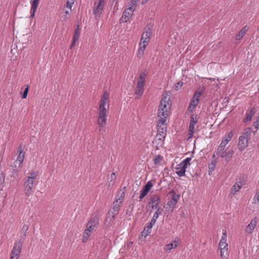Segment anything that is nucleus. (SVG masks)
Returning a JSON list of instances; mask_svg holds the SVG:
<instances>
[{"instance_id":"nucleus-1","label":"nucleus","mask_w":259,"mask_h":259,"mask_svg":"<svg viewBox=\"0 0 259 259\" xmlns=\"http://www.w3.org/2000/svg\"><path fill=\"white\" fill-rule=\"evenodd\" d=\"M109 97V93L107 91L104 92L100 102L99 107L98 110V118L97 124L99 125V131L102 132L105 131L104 126L106 124L107 110L105 108V105L107 103Z\"/></svg>"},{"instance_id":"nucleus-2","label":"nucleus","mask_w":259,"mask_h":259,"mask_svg":"<svg viewBox=\"0 0 259 259\" xmlns=\"http://www.w3.org/2000/svg\"><path fill=\"white\" fill-rule=\"evenodd\" d=\"M170 107V98L168 97V94L164 92L162 95L160 105L157 113L158 116L160 118L161 123L163 124L166 121L168 109Z\"/></svg>"},{"instance_id":"nucleus-3","label":"nucleus","mask_w":259,"mask_h":259,"mask_svg":"<svg viewBox=\"0 0 259 259\" xmlns=\"http://www.w3.org/2000/svg\"><path fill=\"white\" fill-rule=\"evenodd\" d=\"M251 133V128L247 127L244 130L242 135L239 137L238 148L240 151H242L248 146L249 137Z\"/></svg>"},{"instance_id":"nucleus-4","label":"nucleus","mask_w":259,"mask_h":259,"mask_svg":"<svg viewBox=\"0 0 259 259\" xmlns=\"http://www.w3.org/2000/svg\"><path fill=\"white\" fill-rule=\"evenodd\" d=\"M234 132L233 130L231 131L230 132H229L228 134L225 135V136L223 138V139L221 143L215 152L217 155L226 150V149H225V146L232 138Z\"/></svg>"},{"instance_id":"nucleus-5","label":"nucleus","mask_w":259,"mask_h":259,"mask_svg":"<svg viewBox=\"0 0 259 259\" xmlns=\"http://www.w3.org/2000/svg\"><path fill=\"white\" fill-rule=\"evenodd\" d=\"M160 118H159L158 123L157 124V135L159 137L158 140L163 141L166 134L167 127L166 121L163 123H161Z\"/></svg>"},{"instance_id":"nucleus-6","label":"nucleus","mask_w":259,"mask_h":259,"mask_svg":"<svg viewBox=\"0 0 259 259\" xmlns=\"http://www.w3.org/2000/svg\"><path fill=\"white\" fill-rule=\"evenodd\" d=\"M135 10V8L133 6H131L126 10H124L121 18L119 20L120 23L126 22L128 19L132 16Z\"/></svg>"},{"instance_id":"nucleus-7","label":"nucleus","mask_w":259,"mask_h":259,"mask_svg":"<svg viewBox=\"0 0 259 259\" xmlns=\"http://www.w3.org/2000/svg\"><path fill=\"white\" fill-rule=\"evenodd\" d=\"M171 197L170 200L167 202V204L169 205L170 208L173 209L177 204L178 201L180 199V194H176L174 190H171L168 194Z\"/></svg>"},{"instance_id":"nucleus-8","label":"nucleus","mask_w":259,"mask_h":259,"mask_svg":"<svg viewBox=\"0 0 259 259\" xmlns=\"http://www.w3.org/2000/svg\"><path fill=\"white\" fill-rule=\"evenodd\" d=\"M198 116L196 114H193L191 116V119L189 126V138L193 136L194 133V126L198 122Z\"/></svg>"},{"instance_id":"nucleus-9","label":"nucleus","mask_w":259,"mask_h":259,"mask_svg":"<svg viewBox=\"0 0 259 259\" xmlns=\"http://www.w3.org/2000/svg\"><path fill=\"white\" fill-rule=\"evenodd\" d=\"M29 229V226L28 225H24L23 226V227L21 230V235H20V239L15 244L18 245L19 246H22L25 240L26 235H27V232Z\"/></svg>"},{"instance_id":"nucleus-10","label":"nucleus","mask_w":259,"mask_h":259,"mask_svg":"<svg viewBox=\"0 0 259 259\" xmlns=\"http://www.w3.org/2000/svg\"><path fill=\"white\" fill-rule=\"evenodd\" d=\"M24 192L27 196H29L33 192V187L34 186V182L32 180H27L24 183Z\"/></svg>"},{"instance_id":"nucleus-11","label":"nucleus","mask_w":259,"mask_h":259,"mask_svg":"<svg viewBox=\"0 0 259 259\" xmlns=\"http://www.w3.org/2000/svg\"><path fill=\"white\" fill-rule=\"evenodd\" d=\"M99 218L97 215L93 216L87 224V228L91 231L94 230L95 227L99 224Z\"/></svg>"},{"instance_id":"nucleus-12","label":"nucleus","mask_w":259,"mask_h":259,"mask_svg":"<svg viewBox=\"0 0 259 259\" xmlns=\"http://www.w3.org/2000/svg\"><path fill=\"white\" fill-rule=\"evenodd\" d=\"M145 83L138 82L137 83V87L135 90V95L136 96V99H140L144 91V87Z\"/></svg>"},{"instance_id":"nucleus-13","label":"nucleus","mask_w":259,"mask_h":259,"mask_svg":"<svg viewBox=\"0 0 259 259\" xmlns=\"http://www.w3.org/2000/svg\"><path fill=\"white\" fill-rule=\"evenodd\" d=\"M153 186V184L151 181H148L147 184L143 187L141 191L139 196L140 200L143 199L145 196L148 194Z\"/></svg>"},{"instance_id":"nucleus-14","label":"nucleus","mask_w":259,"mask_h":259,"mask_svg":"<svg viewBox=\"0 0 259 259\" xmlns=\"http://www.w3.org/2000/svg\"><path fill=\"white\" fill-rule=\"evenodd\" d=\"M22 246H19L18 245L14 244V246L11 253L10 259H18L20 255Z\"/></svg>"},{"instance_id":"nucleus-15","label":"nucleus","mask_w":259,"mask_h":259,"mask_svg":"<svg viewBox=\"0 0 259 259\" xmlns=\"http://www.w3.org/2000/svg\"><path fill=\"white\" fill-rule=\"evenodd\" d=\"M257 221L258 219L257 217H254L252 219L250 223L247 226L245 229V232L248 234H251L256 225Z\"/></svg>"},{"instance_id":"nucleus-16","label":"nucleus","mask_w":259,"mask_h":259,"mask_svg":"<svg viewBox=\"0 0 259 259\" xmlns=\"http://www.w3.org/2000/svg\"><path fill=\"white\" fill-rule=\"evenodd\" d=\"M24 148L25 146L22 144H21L18 147L17 153H18V156L16 161H19L20 162V164H22L24 160L25 155Z\"/></svg>"},{"instance_id":"nucleus-17","label":"nucleus","mask_w":259,"mask_h":259,"mask_svg":"<svg viewBox=\"0 0 259 259\" xmlns=\"http://www.w3.org/2000/svg\"><path fill=\"white\" fill-rule=\"evenodd\" d=\"M160 202V198L159 196L155 195L151 197L149 204H151V207L153 209L157 208L159 203Z\"/></svg>"},{"instance_id":"nucleus-18","label":"nucleus","mask_w":259,"mask_h":259,"mask_svg":"<svg viewBox=\"0 0 259 259\" xmlns=\"http://www.w3.org/2000/svg\"><path fill=\"white\" fill-rule=\"evenodd\" d=\"M234 151L233 150H229L228 151H225L218 154L222 158L225 157V160L228 162L230 161L231 158L232 157Z\"/></svg>"},{"instance_id":"nucleus-19","label":"nucleus","mask_w":259,"mask_h":259,"mask_svg":"<svg viewBox=\"0 0 259 259\" xmlns=\"http://www.w3.org/2000/svg\"><path fill=\"white\" fill-rule=\"evenodd\" d=\"M105 5V0H99L98 5L93 10V13L95 15L100 14L102 13L101 11L104 8Z\"/></svg>"},{"instance_id":"nucleus-20","label":"nucleus","mask_w":259,"mask_h":259,"mask_svg":"<svg viewBox=\"0 0 259 259\" xmlns=\"http://www.w3.org/2000/svg\"><path fill=\"white\" fill-rule=\"evenodd\" d=\"M255 113L256 111L254 107L250 108L248 112L246 113V117L243 119L244 122L247 123V122L250 121L251 120L252 117Z\"/></svg>"},{"instance_id":"nucleus-21","label":"nucleus","mask_w":259,"mask_h":259,"mask_svg":"<svg viewBox=\"0 0 259 259\" xmlns=\"http://www.w3.org/2000/svg\"><path fill=\"white\" fill-rule=\"evenodd\" d=\"M183 166L184 165L180 163L178 164V167H176V169L177 170L176 173L179 177H184L185 176L186 169L187 167Z\"/></svg>"},{"instance_id":"nucleus-22","label":"nucleus","mask_w":259,"mask_h":259,"mask_svg":"<svg viewBox=\"0 0 259 259\" xmlns=\"http://www.w3.org/2000/svg\"><path fill=\"white\" fill-rule=\"evenodd\" d=\"M31 8L30 10V16L33 17L34 16L35 13L37 8L39 4V0H32L31 2Z\"/></svg>"},{"instance_id":"nucleus-23","label":"nucleus","mask_w":259,"mask_h":259,"mask_svg":"<svg viewBox=\"0 0 259 259\" xmlns=\"http://www.w3.org/2000/svg\"><path fill=\"white\" fill-rule=\"evenodd\" d=\"M115 219V217L114 216L108 214V216L106 217L104 223L105 228L106 229L109 228L110 225L113 223Z\"/></svg>"},{"instance_id":"nucleus-24","label":"nucleus","mask_w":259,"mask_h":259,"mask_svg":"<svg viewBox=\"0 0 259 259\" xmlns=\"http://www.w3.org/2000/svg\"><path fill=\"white\" fill-rule=\"evenodd\" d=\"M152 26H147L144 29V32L142 35L144 37H146L147 38L150 39V36L152 34Z\"/></svg>"},{"instance_id":"nucleus-25","label":"nucleus","mask_w":259,"mask_h":259,"mask_svg":"<svg viewBox=\"0 0 259 259\" xmlns=\"http://www.w3.org/2000/svg\"><path fill=\"white\" fill-rule=\"evenodd\" d=\"M243 185V184H239V182H236L232 188L231 193L234 195L237 192L239 191Z\"/></svg>"},{"instance_id":"nucleus-26","label":"nucleus","mask_w":259,"mask_h":259,"mask_svg":"<svg viewBox=\"0 0 259 259\" xmlns=\"http://www.w3.org/2000/svg\"><path fill=\"white\" fill-rule=\"evenodd\" d=\"M121 203L122 198L116 199L113 202L112 208L119 211Z\"/></svg>"},{"instance_id":"nucleus-27","label":"nucleus","mask_w":259,"mask_h":259,"mask_svg":"<svg viewBox=\"0 0 259 259\" xmlns=\"http://www.w3.org/2000/svg\"><path fill=\"white\" fill-rule=\"evenodd\" d=\"M151 229L152 227H149V225L147 224V225L144 227L143 231L141 232V236L145 238L151 233Z\"/></svg>"},{"instance_id":"nucleus-28","label":"nucleus","mask_w":259,"mask_h":259,"mask_svg":"<svg viewBox=\"0 0 259 259\" xmlns=\"http://www.w3.org/2000/svg\"><path fill=\"white\" fill-rule=\"evenodd\" d=\"M197 104V103H195L194 100H191L189 106H188L186 112L188 114L191 112L193 111V110L195 108Z\"/></svg>"},{"instance_id":"nucleus-29","label":"nucleus","mask_w":259,"mask_h":259,"mask_svg":"<svg viewBox=\"0 0 259 259\" xmlns=\"http://www.w3.org/2000/svg\"><path fill=\"white\" fill-rule=\"evenodd\" d=\"M147 75V72L146 70L142 72L138 79V82L145 83V77Z\"/></svg>"},{"instance_id":"nucleus-30","label":"nucleus","mask_w":259,"mask_h":259,"mask_svg":"<svg viewBox=\"0 0 259 259\" xmlns=\"http://www.w3.org/2000/svg\"><path fill=\"white\" fill-rule=\"evenodd\" d=\"M247 29L246 26L243 27L242 29L238 32V33L236 35V39H240L241 38L243 37V36L245 34L246 31Z\"/></svg>"},{"instance_id":"nucleus-31","label":"nucleus","mask_w":259,"mask_h":259,"mask_svg":"<svg viewBox=\"0 0 259 259\" xmlns=\"http://www.w3.org/2000/svg\"><path fill=\"white\" fill-rule=\"evenodd\" d=\"M150 41V39L147 38L146 37H144L143 35L141 39V41L140 43V46H142V48H146V46L148 45L149 42Z\"/></svg>"},{"instance_id":"nucleus-32","label":"nucleus","mask_w":259,"mask_h":259,"mask_svg":"<svg viewBox=\"0 0 259 259\" xmlns=\"http://www.w3.org/2000/svg\"><path fill=\"white\" fill-rule=\"evenodd\" d=\"M80 32L79 29V25L77 26V28L75 29V31L74 32V35L72 39L73 44H75L76 41L78 39L79 36Z\"/></svg>"},{"instance_id":"nucleus-33","label":"nucleus","mask_w":259,"mask_h":259,"mask_svg":"<svg viewBox=\"0 0 259 259\" xmlns=\"http://www.w3.org/2000/svg\"><path fill=\"white\" fill-rule=\"evenodd\" d=\"M91 231H92L90 230L87 228L84 230L82 236V241L83 242H85L88 240L89 236H90V232H91Z\"/></svg>"},{"instance_id":"nucleus-34","label":"nucleus","mask_w":259,"mask_h":259,"mask_svg":"<svg viewBox=\"0 0 259 259\" xmlns=\"http://www.w3.org/2000/svg\"><path fill=\"white\" fill-rule=\"evenodd\" d=\"M228 247L220 248V256L221 258L226 259L228 254Z\"/></svg>"},{"instance_id":"nucleus-35","label":"nucleus","mask_w":259,"mask_h":259,"mask_svg":"<svg viewBox=\"0 0 259 259\" xmlns=\"http://www.w3.org/2000/svg\"><path fill=\"white\" fill-rule=\"evenodd\" d=\"M217 162V160H214L212 161L209 164V165H208V168H209L208 173L209 175L210 174V172H211L212 171L214 170V169L215 167V166H216Z\"/></svg>"},{"instance_id":"nucleus-36","label":"nucleus","mask_w":259,"mask_h":259,"mask_svg":"<svg viewBox=\"0 0 259 259\" xmlns=\"http://www.w3.org/2000/svg\"><path fill=\"white\" fill-rule=\"evenodd\" d=\"M202 95L201 92L197 91L195 92V93L194 94L191 100H194L195 103H198L199 101V97Z\"/></svg>"},{"instance_id":"nucleus-37","label":"nucleus","mask_w":259,"mask_h":259,"mask_svg":"<svg viewBox=\"0 0 259 259\" xmlns=\"http://www.w3.org/2000/svg\"><path fill=\"white\" fill-rule=\"evenodd\" d=\"M177 246V245L176 244V242L175 241L171 242L169 244H167L166 245L165 247L167 250H171L173 248H176Z\"/></svg>"},{"instance_id":"nucleus-38","label":"nucleus","mask_w":259,"mask_h":259,"mask_svg":"<svg viewBox=\"0 0 259 259\" xmlns=\"http://www.w3.org/2000/svg\"><path fill=\"white\" fill-rule=\"evenodd\" d=\"M38 176V172H32L29 174V176L27 177V180H32L34 182V179Z\"/></svg>"},{"instance_id":"nucleus-39","label":"nucleus","mask_w":259,"mask_h":259,"mask_svg":"<svg viewBox=\"0 0 259 259\" xmlns=\"http://www.w3.org/2000/svg\"><path fill=\"white\" fill-rule=\"evenodd\" d=\"M163 157L161 155H156L154 159V164H158L161 161Z\"/></svg>"},{"instance_id":"nucleus-40","label":"nucleus","mask_w":259,"mask_h":259,"mask_svg":"<svg viewBox=\"0 0 259 259\" xmlns=\"http://www.w3.org/2000/svg\"><path fill=\"white\" fill-rule=\"evenodd\" d=\"M191 160V158L187 157L184 160H183L181 163L184 165L183 166H185L186 167H187L188 165H190V161Z\"/></svg>"},{"instance_id":"nucleus-41","label":"nucleus","mask_w":259,"mask_h":259,"mask_svg":"<svg viewBox=\"0 0 259 259\" xmlns=\"http://www.w3.org/2000/svg\"><path fill=\"white\" fill-rule=\"evenodd\" d=\"M146 48H142V46H140V48L138 52V56L141 58L144 55Z\"/></svg>"},{"instance_id":"nucleus-42","label":"nucleus","mask_w":259,"mask_h":259,"mask_svg":"<svg viewBox=\"0 0 259 259\" xmlns=\"http://www.w3.org/2000/svg\"><path fill=\"white\" fill-rule=\"evenodd\" d=\"M162 210V208L158 207L156 211L154 213L153 217L157 219L159 216L161 214Z\"/></svg>"},{"instance_id":"nucleus-43","label":"nucleus","mask_w":259,"mask_h":259,"mask_svg":"<svg viewBox=\"0 0 259 259\" xmlns=\"http://www.w3.org/2000/svg\"><path fill=\"white\" fill-rule=\"evenodd\" d=\"M219 245L220 249L223 247H228V244L226 243V241L220 240Z\"/></svg>"},{"instance_id":"nucleus-44","label":"nucleus","mask_w":259,"mask_h":259,"mask_svg":"<svg viewBox=\"0 0 259 259\" xmlns=\"http://www.w3.org/2000/svg\"><path fill=\"white\" fill-rule=\"evenodd\" d=\"M119 211L115 210V209H113V208L111 209L109 212L108 214L110 215L114 216V217H116V216L118 214Z\"/></svg>"},{"instance_id":"nucleus-45","label":"nucleus","mask_w":259,"mask_h":259,"mask_svg":"<svg viewBox=\"0 0 259 259\" xmlns=\"http://www.w3.org/2000/svg\"><path fill=\"white\" fill-rule=\"evenodd\" d=\"M28 90H29V86L27 85V87L25 89L24 91H23V94L22 95V99L26 98L27 95H28Z\"/></svg>"},{"instance_id":"nucleus-46","label":"nucleus","mask_w":259,"mask_h":259,"mask_svg":"<svg viewBox=\"0 0 259 259\" xmlns=\"http://www.w3.org/2000/svg\"><path fill=\"white\" fill-rule=\"evenodd\" d=\"M74 3V2H73V1H67V3L65 5V7L66 8H69L70 9V10L71 11V8H72V5H73Z\"/></svg>"},{"instance_id":"nucleus-47","label":"nucleus","mask_w":259,"mask_h":259,"mask_svg":"<svg viewBox=\"0 0 259 259\" xmlns=\"http://www.w3.org/2000/svg\"><path fill=\"white\" fill-rule=\"evenodd\" d=\"M5 181V177L4 176L3 173L0 174V189H1V187Z\"/></svg>"},{"instance_id":"nucleus-48","label":"nucleus","mask_w":259,"mask_h":259,"mask_svg":"<svg viewBox=\"0 0 259 259\" xmlns=\"http://www.w3.org/2000/svg\"><path fill=\"white\" fill-rule=\"evenodd\" d=\"M183 84V82L182 81H179L177 82L175 86V89L176 90H178L179 88H181Z\"/></svg>"},{"instance_id":"nucleus-49","label":"nucleus","mask_w":259,"mask_h":259,"mask_svg":"<svg viewBox=\"0 0 259 259\" xmlns=\"http://www.w3.org/2000/svg\"><path fill=\"white\" fill-rule=\"evenodd\" d=\"M139 0H131L130 2L131 6H133L136 8V7L137 5V3Z\"/></svg>"},{"instance_id":"nucleus-50","label":"nucleus","mask_w":259,"mask_h":259,"mask_svg":"<svg viewBox=\"0 0 259 259\" xmlns=\"http://www.w3.org/2000/svg\"><path fill=\"white\" fill-rule=\"evenodd\" d=\"M157 219L152 218L151 222L149 223L148 225H149V227H151L152 228L153 226L155 224Z\"/></svg>"},{"instance_id":"nucleus-51","label":"nucleus","mask_w":259,"mask_h":259,"mask_svg":"<svg viewBox=\"0 0 259 259\" xmlns=\"http://www.w3.org/2000/svg\"><path fill=\"white\" fill-rule=\"evenodd\" d=\"M253 125L254 126L256 131H257L259 127V120L256 119V121L253 122Z\"/></svg>"},{"instance_id":"nucleus-52","label":"nucleus","mask_w":259,"mask_h":259,"mask_svg":"<svg viewBox=\"0 0 259 259\" xmlns=\"http://www.w3.org/2000/svg\"><path fill=\"white\" fill-rule=\"evenodd\" d=\"M244 180V176L243 175L240 176L239 177V179L238 180V181L237 182H239V184H244V183H243Z\"/></svg>"},{"instance_id":"nucleus-53","label":"nucleus","mask_w":259,"mask_h":259,"mask_svg":"<svg viewBox=\"0 0 259 259\" xmlns=\"http://www.w3.org/2000/svg\"><path fill=\"white\" fill-rule=\"evenodd\" d=\"M227 236V235L226 231H225V232H223V236L222 237V238H221V240L226 241Z\"/></svg>"},{"instance_id":"nucleus-54","label":"nucleus","mask_w":259,"mask_h":259,"mask_svg":"<svg viewBox=\"0 0 259 259\" xmlns=\"http://www.w3.org/2000/svg\"><path fill=\"white\" fill-rule=\"evenodd\" d=\"M111 182L112 180H115L116 179L115 173L112 172L110 175Z\"/></svg>"},{"instance_id":"nucleus-55","label":"nucleus","mask_w":259,"mask_h":259,"mask_svg":"<svg viewBox=\"0 0 259 259\" xmlns=\"http://www.w3.org/2000/svg\"><path fill=\"white\" fill-rule=\"evenodd\" d=\"M253 200H254L253 203H256V201H257V202H259L258 196L255 195L254 198H253Z\"/></svg>"},{"instance_id":"nucleus-56","label":"nucleus","mask_w":259,"mask_h":259,"mask_svg":"<svg viewBox=\"0 0 259 259\" xmlns=\"http://www.w3.org/2000/svg\"><path fill=\"white\" fill-rule=\"evenodd\" d=\"M255 195H258V197H259V189L258 190H257L256 192V193H255Z\"/></svg>"},{"instance_id":"nucleus-57","label":"nucleus","mask_w":259,"mask_h":259,"mask_svg":"<svg viewBox=\"0 0 259 259\" xmlns=\"http://www.w3.org/2000/svg\"><path fill=\"white\" fill-rule=\"evenodd\" d=\"M68 17L67 16V15H65L64 16V19H68Z\"/></svg>"},{"instance_id":"nucleus-58","label":"nucleus","mask_w":259,"mask_h":259,"mask_svg":"<svg viewBox=\"0 0 259 259\" xmlns=\"http://www.w3.org/2000/svg\"><path fill=\"white\" fill-rule=\"evenodd\" d=\"M145 0H142V5H144L146 2H145Z\"/></svg>"},{"instance_id":"nucleus-59","label":"nucleus","mask_w":259,"mask_h":259,"mask_svg":"<svg viewBox=\"0 0 259 259\" xmlns=\"http://www.w3.org/2000/svg\"><path fill=\"white\" fill-rule=\"evenodd\" d=\"M69 14V11H66L65 12V15H68Z\"/></svg>"},{"instance_id":"nucleus-60","label":"nucleus","mask_w":259,"mask_h":259,"mask_svg":"<svg viewBox=\"0 0 259 259\" xmlns=\"http://www.w3.org/2000/svg\"><path fill=\"white\" fill-rule=\"evenodd\" d=\"M74 44H73V42L72 43V44H71V46H70V49H71L73 48V46H74Z\"/></svg>"},{"instance_id":"nucleus-61","label":"nucleus","mask_w":259,"mask_h":259,"mask_svg":"<svg viewBox=\"0 0 259 259\" xmlns=\"http://www.w3.org/2000/svg\"><path fill=\"white\" fill-rule=\"evenodd\" d=\"M212 157L213 158H216V157H215V154H213V155L212 156Z\"/></svg>"},{"instance_id":"nucleus-62","label":"nucleus","mask_w":259,"mask_h":259,"mask_svg":"<svg viewBox=\"0 0 259 259\" xmlns=\"http://www.w3.org/2000/svg\"><path fill=\"white\" fill-rule=\"evenodd\" d=\"M124 192L122 193V194L121 195V197H122V196H124Z\"/></svg>"},{"instance_id":"nucleus-63","label":"nucleus","mask_w":259,"mask_h":259,"mask_svg":"<svg viewBox=\"0 0 259 259\" xmlns=\"http://www.w3.org/2000/svg\"><path fill=\"white\" fill-rule=\"evenodd\" d=\"M14 171H15V172H17V171L15 169H14Z\"/></svg>"},{"instance_id":"nucleus-64","label":"nucleus","mask_w":259,"mask_h":259,"mask_svg":"<svg viewBox=\"0 0 259 259\" xmlns=\"http://www.w3.org/2000/svg\"><path fill=\"white\" fill-rule=\"evenodd\" d=\"M147 1H148V0H145V2H147Z\"/></svg>"}]
</instances>
